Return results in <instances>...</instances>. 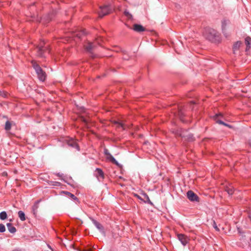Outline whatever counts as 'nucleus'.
<instances>
[{"mask_svg":"<svg viewBox=\"0 0 251 251\" xmlns=\"http://www.w3.org/2000/svg\"><path fill=\"white\" fill-rule=\"evenodd\" d=\"M80 120L82 122H84L85 124V125L87 126V127H89L88 124L90 122V119L89 118H85L83 116H81L80 117Z\"/></svg>","mask_w":251,"mask_h":251,"instance_id":"nucleus-19","label":"nucleus"},{"mask_svg":"<svg viewBox=\"0 0 251 251\" xmlns=\"http://www.w3.org/2000/svg\"><path fill=\"white\" fill-rule=\"evenodd\" d=\"M6 225H7L8 229L10 233H14L16 231V228L12 226V224L7 223Z\"/></svg>","mask_w":251,"mask_h":251,"instance_id":"nucleus-14","label":"nucleus"},{"mask_svg":"<svg viewBox=\"0 0 251 251\" xmlns=\"http://www.w3.org/2000/svg\"><path fill=\"white\" fill-rule=\"evenodd\" d=\"M245 44L247 46L246 50L250 49L251 45V38L250 37H247L246 38Z\"/></svg>","mask_w":251,"mask_h":251,"instance_id":"nucleus-16","label":"nucleus"},{"mask_svg":"<svg viewBox=\"0 0 251 251\" xmlns=\"http://www.w3.org/2000/svg\"><path fill=\"white\" fill-rule=\"evenodd\" d=\"M11 128V124L10 123V122L8 121H6V123H5V129L6 130H10Z\"/></svg>","mask_w":251,"mask_h":251,"instance_id":"nucleus-23","label":"nucleus"},{"mask_svg":"<svg viewBox=\"0 0 251 251\" xmlns=\"http://www.w3.org/2000/svg\"><path fill=\"white\" fill-rule=\"evenodd\" d=\"M213 226L215 229L216 230H217L218 231H220V229L218 227V226H217L216 225V222L215 221H213Z\"/></svg>","mask_w":251,"mask_h":251,"instance_id":"nucleus-28","label":"nucleus"},{"mask_svg":"<svg viewBox=\"0 0 251 251\" xmlns=\"http://www.w3.org/2000/svg\"><path fill=\"white\" fill-rule=\"evenodd\" d=\"M146 196L147 197V198L149 199V197H148V196L147 195H146Z\"/></svg>","mask_w":251,"mask_h":251,"instance_id":"nucleus-34","label":"nucleus"},{"mask_svg":"<svg viewBox=\"0 0 251 251\" xmlns=\"http://www.w3.org/2000/svg\"><path fill=\"white\" fill-rule=\"evenodd\" d=\"M188 199L192 201H199V197L192 191H188L187 193Z\"/></svg>","mask_w":251,"mask_h":251,"instance_id":"nucleus-8","label":"nucleus"},{"mask_svg":"<svg viewBox=\"0 0 251 251\" xmlns=\"http://www.w3.org/2000/svg\"><path fill=\"white\" fill-rule=\"evenodd\" d=\"M31 63L33 68L35 70L38 79L41 81L44 82L46 80L47 77L46 72L43 70L36 61L32 60L31 61Z\"/></svg>","mask_w":251,"mask_h":251,"instance_id":"nucleus-2","label":"nucleus"},{"mask_svg":"<svg viewBox=\"0 0 251 251\" xmlns=\"http://www.w3.org/2000/svg\"><path fill=\"white\" fill-rule=\"evenodd\" d=\"M100 10L99 11V16L100 18L109 14L112 10L109 5L101 6L100 7Z\"/></svg>","mask_w":251,"mask_h":251,"instance_id":"nucleus-4","label":"nucleus"},{"mask_svg":"<svg viewBox=\"0 0 251 251\" xmlns=\"http://www.w3.org/2000/svg\"><path fill=\"white\" fill-rule=\"evenodd\" d=\"M84 48L86 50L91 52L94 48V43L90 42L88 43V44L84 46Z\"/></svg>","mask_w":251,"mask_h":251,"instance_id":"nucleus-13","label":"nucleus"},{"mask_svg":"<svg viewBox=\"0 0 251 251\" xmlns=\"http://www.w3.org/2000/svg\"><path fill=\"white\" fill-rule=\"evenodd\" d=\"M133 29L138 32H143L145 30V28L141 25L134 24L133 26Z\"/></svg>","mask_w":251,"mask_h":251,"instance_id":"nucleus-12","label":"nucleus"},{"mask_svg":"<svg viewBox=\"0 0 251 251\" xmlns=\"http://www.w3.org/2000/svg\"><path fill=\"white\" fill-rule=\"evenodd\" d=\"M125 15L129 19L132 18V15L127 11L125 12Z\"/></svg>","mask_w":251,"mask_h":251,"instance_id":"nucleus-29","label":"nucleus"},{"mask_svg":"<svg viewBox=\"0 0 251 251\" xmlns=\"http://www.w3.org/2000/svg\"><path fill=\"white\" fill-rule=\"evenodd\" d=\"M204 36L212 42L219 43L221 41L220 34L212 28H206L203 33Z\"/></svg>","mask_w":251,"mask_h":251,"instance_id":"nucleus-1","label":"nucleus"},{"mask_svg":"<svg viewBox=\"0 0 251 251\" xmlns=\"http://www.w3.org/2000/svg\"><path fill=\"white\" fill-rule=\"evenodd\" d=\"M249 217L251 220V210H250L249 213Z\"/></svg>","mask_w":251,"mask_h":251,"instance_id":"nucleus-32","label":"nucleus"},{"mask_svg":"<svg viewBox=\"0 0 251 251\" xmlns=\"http://www.w3.org/2000/svg\"><path fill=\"white\" fill-rule=\"evenodd\" d=\"M95 176L99 181H100L104 179V174L100 168H97L95 171Z\"/></svg>","mask_w":251,"mask_h":251,"instance_id":"nucleus-7","label":"nucleus"},{"mask_svg":"<svg viewBox=\"0 0 251 251\" xmlns=\"http://www.w3.org/2000/svg\"><path fill=\"white\" fill-rule=\"evenodd\" d=\"M104 153L106 155V159L111 162L112 163L119 165L117 161L113 157V156L110 153L109 151L107 149H104Z\"/></svg>","mask_w":251,"mask_h":251,"instance_id":"nucleus-6","label":"nucleus"},{"mask_svg":"<svg viewBox=\"0 0 251 251\" xmlns=\"http://www.w3.org/2000/svg\"><path fill=\"white\" fill-rule=\"evenodd\" d=\"M7 215L5 211H2L1 213H0V219L1 220H5L7 218Z\"/></svg>","mask_w":251,"mask_h":251,"instance_id":"nucleus-22","label":"nucleus"},{"mask_svg":"<svg viewBox=\"0 0 251 251\" xmlns=\"http://www.w3.org/2000/svg\"><path fill=\"white\" fill-rule=\"evenodd\" d=\"M225 191L226 192H227V193L229 195H232L233 193L234 189H233V187L232 186L230 185L229 186H226L225 188Z\"/></svg>","mask_w":251,"mask_h":251,"instance_id":"nucleus-17","label":"nucleus"},{"mask_svg":"<svg viewBox=\"0 0 251 251\" xmlns=\"http://www.w3.org/2000/svg\"><path fill=\"white\" fill-rule=\"evenodd\" d=\"M18 216L21 221H24L25 220V214L23 211H19L18 212Z\"/></svg>","mask_w":251,"mask_h":251,"instance_id":"nucleus-18","label":"nucleus"},{"mask_svg":"<svg viewBox=\"0 0 251 251\" xmlns=\"http://www.w3.org/2000/svg\"><path fill=\"white\" fill-rule=\"evenodd\" d=\"M13 251H18V250H14Z\"/></svg>","mask_w":251,"mask_h":251,"instance_id":"nucleus-35","label":"nucleus"},{"mask_svg":"<svg viewBox=\"0 0 251 251\" xmlns=\"http://www.w3.org/2000/svg\"><path fill=\"white\" fill-rule=\"evenodd\" d=\"M40 201H36L34 205L32 206V211L34 214H35L36 212H37V209L39 208V203L40 202Z\"/></svg>","mask_w":251,"mask_h":251,"instance_id":"nucleus-15","label":"nucleus"},{"mask_svg":"<svg viewBox=\"0 0 251 251\" xmlns=\"http://www.w3.org/2000/svg\"><path fill=\"white\" fill-rule=\"evenodd\" d=\"M5 231V227L4 225L0 224V232H3Z\"/></svg>","mask_w":251,"mask_h":251,"instance_id":"nucleus-25","label":"nucleus"},{"mask_svg":"<svg viewBox=\"0 0 251 251\" xmlns=\"http://www.w3.org/2000/svg\"><path fill=\"white\" fill-rule=\"evenodd\" d=\"M229 24V21L228 20H224L222 22V31L226 37H227L228 35L226 32V26L228 25Z\"/></svg>","mask_w":251,"mask_h":251,"instance_id":"nucleus-11","label":"nucleus"},{"mask_svg":"<svg viewBox=\"0 0 251 251\" xmlns=\"http://www.w3.org/2000/svg\"><path fill=\"white\" fill-rule=\"evenodd\" d=\"M181 112H179V115H180V120L184 122V120H183V118L182 117V116H181Z\"/></svg>","mask_w":251,"mask_h":251,"instance_id":"nucleus-30","label":"nucleus"},{"mask_svg":"<svg viewBox=\"0 0 251 251\" xmlns=\"http://www.w3.org/2000/svg\"><path fill=\"white\" fill-rule=\"evenodd\" d=\"M2 175H3V176L7 175V173L6 172H3Z\"/></svg>","mask_w":251,"mask_h":251,"instance_id":"nucleus-33","label":"nucleus"},{"mask_svg":"<svg viewBox=\"0 0 251 251\" xmlns=\"http://www.w3.org/2000/svg\"><path fill=\"white\" fill-rule=\"evenodd\" d=\"M45 44L44 41H41L39 45L36 48L37 56L41 57H45L46 53H49L50 50L49 46H45Z\"/></svg>","mask_w":251,"mask_h":251,"instance_id":"nucleus-3","label":"nucleus"},{"mask_svg":"<svg viewBox=\"0 0 251 251\" xmlns=\"http://www.w3.org/2000/svg\"><path fill=\"white\" fill-rule=\"evenodd\" d=\"M0 95L3 97H6L8 95V93L5 91L0 92Z\"/></svg>","mask_w":251,"mask_h":251,"instance_id":"nucleus-27","label":"nucleus"},{"mask_svg":"<svg viewBox=\"0 0 251 251\" xmlns=\"http://www.w3.org/2000/svg\"><path fill=\"white\" fill-rule=\"evenodd\" d=\"M222 116V114L221 113H219V114H217L215 115V116L214 117V120L216 121V122L219 124H220V125H224L226 126H227L229 128H231L232 126L227 124H226L225 123H224V122H223L222 121L219 120V119H218V118L219 116Z\"/></svg>","mask_w":251,"mask_h":251,"instance_id":"nucleus-10","label":"nucleus"},{"mask_svg":"<svg viewBox=\"0 0 251 251\" xmlns=\"http://www.w3.org/2000/svg\"><path fill=\"white\" fill-rule=\"evenodd\" d=\"M63 193L66 194L68 196L70 197L72 199L74 200L77 199V198L74 194L71 193L70 192L67 191H64Z\"/></svg>","mask_w":251,"mask_h":251,"instance_id":"nucleus-24","label":"nucleus"},{"mask_svg":"<svg viewBox=\"0 0 251 251\" xmlns=\"http://www.w3.org/2000/svg\"><path fill=\"white\" fill-rule=\"evenodd\" d=\"M118 125V126L119 127H122L123 128V129H126V125L123 124V123H121V122H118L117 123Z\"/></svg>","mask_w":251,"mask_h":251,"instance_id":"nucleus-26","label":"nucleus"},{"mask_svg":"<svg viewBox=\"0 0 251 251\" xmlns=\"http://www.w3.org/2000/svg\"><path fill=\"white\" fill-rule=\"evenodd\" d=\"M94 224L99 229L101 230H103V226L100 223L97 222L96 221H95L94 222Z\"/></svg>","mask_w":251,"mask_h":251,"instance_id":"nucleus-21","label":"nucleus"},{"mask_svg":"<svg viewBox=\"0 0 251 251\" xmlns=\"http://www.w3.org/2000/svg\"><path fill=\"white\" fill-rule=\"evenodd\" d=\"M177 237L179 241L184 246H185L190 240L189 237L184 234H177Z\"/></svg>","mask_w":251,"mask_h":251,"instance_id":"nucleus-5","label":"nucleus"},{"mask_svg":"<svg viewBox=\"0 0 251 251\" xmlns=\"http://www.w3.org/2000/svg\"><path fill=\"white\" fill-rule=\"evenodd\" d=\"M134 196L136 197V198H137L139 199H141V197L138 195H137L136 194H134Z\"/></svg>","mask_w":251,"mask_h":251,"instance_id":"nucleus-31","label":"nucleus"},{"mask_svg":"<svg viewBox=\"0 0 251 251\" xmlns=\"http://www.w3.org/2000/svg\"><path fill=\"white\" fill-rule=\"evenodd\" d=\"M242 43L241 42H237L234 45H233V50L234 52H235V51L236 50H237L239 49L240 46L241 45Z\"/></svg>","mask_w":251,"mask_h":251,"instance_id":"nucleus-20","label":"nucleus"},{"mask_svg":"<svg viewBox=\"0 0 251 251\" xmlns=\"http://www.w3.org/2000/svg\"><path fill=\"white\" fill-rule=\"evenodd\" d=\"M67 144L69 146L76 149L77 151L79 150V146L76 141L73 138H69L66 140Z\"/></svg>","mask_w":251,"mask_h":251,"instance_id":"nucleus-9","label":"nucleus"}]
</instances>
